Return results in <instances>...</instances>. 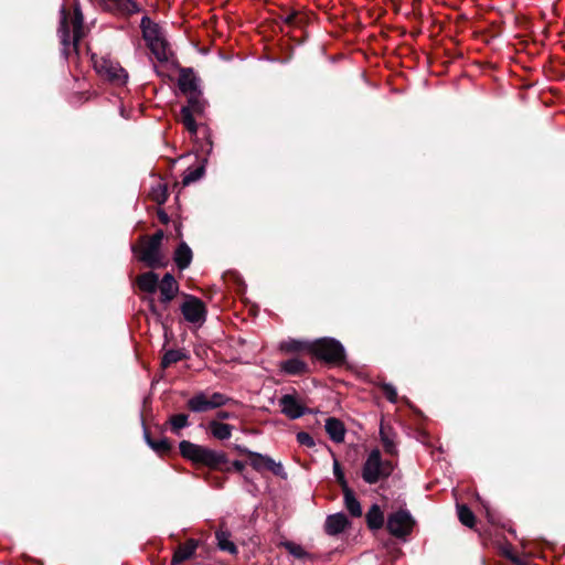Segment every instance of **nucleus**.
<instances>
[{
    "label": "nucleus",
    "mask_w": 565,
    "mask_h": 565,
    "mask_svg": "<svg viewBox=\"0 0 565 565\" xmlns=\"http://www.w3.org/2000/svg\"><path fill=\"white\" fill-rule=\"evenodd\" d=\"M234 467H235L238 471H241V470H243L244 465H243V462H241V461H235V462H234Z\"/></svg>",
    "instance_id": "nucleus-41"
},
{
    "label": "nucleus",
    "mask_w": 565,
    "mask_h": 565,
    "mask_svg": "<svg viewBox=\"0 0 565 565\" xmlns=\"http://www.w3.org/2000/svg\"><path fill=\"white\" fill-rule=\"evenodd\" d=\"M333 473L335 476L337 481L340 483L342 490L349 488L348 482L344 478V473L340 467V463L337 459L333 460Z\"/></svg>",
    "instance_id": "nucleus-36"
},
{
    "label": "nucleus",
    "mask_w": 565,
    "mask_h": 565,
    "mask_svg": "<svg viewBox=\"0 0 565 565\" xmlns=\"http://www.w3.org/2000/svg\"><path fill=\"white\" fill-rule=\"evenodd\" d=\"M217 418L221 420L233 418L234 415L232 413L221 411L216 414Z\"/></svg>",
    "instance_id": "nucleus-40"
},
{
    "label": "nucleus",
    "mask_w": 565,
    "mask_h": 565,
    "mask_svg": "<svg viewBox=\"0 0 565 565\" xmlns=\"http://www.w3.org/2000/svg\"><path fill=\"white\" fill-rule=\"evenodd\" d=\"M83 21H84V19H83L82 11H81L78 4L76 3L74 7V18L71 21L72 32H73L72 44H73L74 50H77V44L83 36Z\"/></svg>",
    "instance_id": "nucleus-16"
},
{
    "label": "nucleus",
    "mask_w": 565,
    "mask_h": 565,
    "mask_svg": "<svg viewBox=\"0 0 565 565\" xmlns=\"http://www.w3.org/2000/svg\"><path fill=\"white\" fill-rule=\"evenodd\" d=\"M179 87L180 89L188 94H194L199 90V79L194 75L191 68H182L179 77Z\"/></svg>",
    "instance_id": "nucleus-12"
},
{
    "label": "nucleus",
    "mask_w": 565,
    "mask_h": 565,
    "mask_svg": "<svg viewBox=\"0 0 565 565\" xmlns=\"http://www.w3.org/2000/svg\"><path fill=\"white\" fill-rule=\"evenodd\" d=\"M196 547L198 542L195 540H189L184 545L179 546L174 552L172 564L177 565L191 558L194 555Z\"/></svg>",
    "instance_id": "nucleus-18"
},
{
    "label": "nucleus",
    "mask_w": 565,
    "mask_h": 565,
    "mask_svg": "<svg viewBox=\"0 0 565 565\" xmlns=\"http://www.w3.org/2000/svg\"><path fill=\"white\" fill-rule=\"evenodd\" d=\"M171 426L173 429L178 430L188 426V415L178 414L171 417L170 419Z\"/></svg>",
    "instance_id": "nucleus-37"
},
{
    "label": "nucleus",
    "mask_w": 565,
    "mask_h": 565,
    "mask_svg": "<svg viewBox=\"0 0 565 565\" xmlns=\"http://www.w3.org/2000/svg\"><path fill=\"white\" fill-rule=\"evenodd\" d=\"M145 438L147 444L157 452L163 454L170 449V445L167 439H160L158 441H153L150 439L149 435L145 433Z\"/></svg>",
    "instance_id": "nucleus-35"
},
{
    "label": "nucleus",
    "mask_w": 565,
    "mask_h": 565,
    "mask_svg": "<svg viewBox=\"0 0 565 565\" xmlns=\"http://www.w3.org/2000/svg\"><path fill=\"white\" fill-rule=\"evenodd\" d=\"M393 471V465L390 461H382L377 449L370 452L362 470L363 480L366 483H376L380 479L388 477Z\"/></svg>",
    "instance_id": "nucleus-2"
},
{
    "label": "nucleus",
    "mask_w": 565,
    "mask_h": 565,
    "mask_svg": "<svg viewBox=\"0 0 565 565\" xmlns=\"http://www.w3.org/2000/svg\"><path fill=\"white\" fill-rule=\"evenodd\" d=\"M281 369L288 374H300L305 371L306 364L298 359H290L281 364Z\"/></svg>",
    "instance_id": "nucleus-27"
},
{
    "label": "nucleus",
    "mask_w": 565,
    "mask_h": 565,
    "mask_svg": "<svg viewBox=\"0 0 565 565\" xmlns=\"http://www.w3.org/2000/svg\"><path fill=\"white\" fill-rule=\"evenodd\" d=\"M96 72L116 85H124L128 79L127 72L117 63L107 57L93 56Z\"/></svg>",
    "instance_id": "nucleus-4"
},
{
    "label": "nucleus",
    "mask_w": 565,
    "mask_h": 565,
    "mask_svg": "<svg viewBox=\"0 0 565 565\" xmlns=\"http://www.w3.org/2000/svg\"><path fill=\"white\" fill-rule=\"evenodd\" d=\"M150 198L158 204H163L168 199V189L167 185L162 182H157L156 185L151 188Z\"/></svg>",
    "instance_id": "nucleus-26"
},
{
    "label": "nucleus",
    "mask_w": 565,
    "mask_h": 565,
    "mask_svg": "<svg viewBox=\"0 0 565 565\" xmlns=\"http://www.w3.org/2000/svg\"><path fill=\"white\" fill-rule=\"evenodd\" d=\"M174 262L177 266L182 270L189 267L192 260V250L191 248L185 244L181 243L177 250L174 252Z\"/></svg>",
    "instance_id": "nucleus-20"
},
{
    "label": "nucleus",
    "mask_w": 565,
    "mask_h": 565,
    "mask_svg": "<svg viewBox=\"0 0 565 565\" xmlns=\"http://www.w3.org/2000/svg\"><path fill=\"white\" fill-rule=\"evenodd\" d=\"M179 447L183 457L210 468H215L225 461L224 455L188 440L181 441Z\"/></svg>",
    "instance_id": "nucleus-1"
},
{
    "label": "nucleus",
    "mask_w": 565,
    "mask_h": 565,
    "mask_svg": "<svg viewBox=\"0 0 565 565\" xmlns=\"http://www.w3.org/2000/svg\"><path fill=\"white\" fill-rule=\"evenodd\" d=\"M163 238V232L158 231L141 247L140 259L150 267L161 265L160 245Z\"/></svg>",
    "instance_id": "nucleus-8"
},
{
    "label": "nucleus",
    "mask_w": 565,
    "mask_h": 565,
    "mask_svg": "<svg viewBox=\"0 0 565 565\" xmlns=\"http://www.w3.org/2000/svg\"><path fill=\"white\" fill-rule=\"evenodd\" d=\"M457 510L460 522L468 527H472L475 525V515L472 511L466 505H458Z\"/></svg>",
    "instance_id": "nucleus-31"
},
{
    "label": "nucleus",
    "mask_w": 565,
    "mask_h": 565,
    "mask_svg": "<svg viewBox=\"0 0 565 565\" xmlns=\"http://www.w3.org/2000/svg\"><path fill=\"white\" fill-rule=\"evenodd\" d=\"M366 522L370 529L379 530L384 524V514L377 504H373L366 513Z\"/></svg>",
    "instance_id": "nucleus-22"
},
{
    "label": "nucleus",
    "mask_w": 565,
    "mask_h": 565,
    "mask_svg": "<svg viewBox=\"0 0 565 565\" xmlns=\"http://www.w3.org/2000/svg\"><path fill=\"white\" fill-rule=\"evenodd\" d=\"M414 520L412 515L404 510L397 511L388 516L387 529L396 537L406 536L412 532Z\"/></svg>",
    "instance_id": "nucleus-9"
},
{
    "label": "nucleus",
    "mask_w": 565,
    "mask_h": 565,
    "mask_svg": "<svg viewBox=\"0 0 565 565\" xmlns=\"http://www.w3.org/2000/svg\"><path fill=\"white\" fill-rule=\"evenodd\" d=\"M282 546L296 558L305 559L310 557L306 550L299 544L294 542H285L282 543Z\"/></svg>",
    "instance_id": "nucleus-33"
},
{
    "label": "nucleus",
    "mask_w": 565,
    "mask_h": 565,
    "mask_svg": "<svg viewBox=\"0 0 565 565\" xmlns=\"http://www.w3.org/2000/svg\"><path fill=\"white\" fill-rule=\"evenodd\" d=\"M203 174H204V167L203 166L198 167V168H195L193 170L188 171L184 174L182 183L184 185H189L192 182H195V181L200 180L203 177Z\"/></svg>",
    "instance_id": "nucleus-34"
},
{
    "label": "nucleus",
    "mask_w": 565,
    "mask_h": 565,
    "mask_svg": "<svg viewBox=\"0 0 565 565\" xmlns=\"http://www.w3.org/2000/svg\"><path fill=\"white\" fill-rule=\"evenodd\" d=\"M188 102H189V104L186 107H190L191 113H193V114H202L203 113V110L205 108V104L201 99V92L189 95Z\"/></svg>",
    "instance_id": "nucleus-29"
},
{
    "label": "nucleus",
    "mask_w": 565,
    "mask_h": 565,
    "mask_svg": "<svg viewBox=\"0 0 565 565\" xmlns=\"http://www.w3.org/2000/svg\"><path fill=\"white\" fill-rule=\"evenodd\" d=\"M185 358L186 355L180 350H169L164 353L161 365L162 367H168L171 364L177 363Z\"/></svg>",
    "instance_id": "nucleus-30"
},
{
    "label": "nucleus",
    "mask_w": 565,
    "mask_h": 565,
    "mask_svg": "<svg viewBox=\"0 0 565 565\" xmlns=\"http://www.w3.org/2000/svg\"><path fill=\"white\" fill-rule=\"evenodd\" d=\"M180 309L184 319L189 323L201 326L206 319V308L204 302L194 296H185Z\"/></svg>",
    "instance_id": "nucleus-5"
},
{
    "label": "nucleus",
    "mask_w": 565,
    "mask_h": 565,
    "mask_svg": "<svg viewBox=\"0 0 565 565\" xmlns=\"http://www.w3.org/2000/svg\"><path fill=\"white\" fill-rule=\"evenodd\" d=\"M380 435H381V440L383 443L385 451L391 455L395 454L396 445L394 443L393 436L387 431V429L384 425H381Z\"/></svg>",
    "instance_id": "nucleus-28"
},
{
    "label": "nucleus",
    "mask_w": 565,
    "mask_h": 565,
    "mask_svg": "<svg viewBox=\"0 0 565 565\" xmlns=\"http://www.w3.org/2000/svg\"><path fill=\"white\" fill-rule=\"evenodd\" d=\"M382 390H383V393L385 394V396L387 397V399L392 403H395L396 399H397V392L395 390V387L391 384H384L382 386Z\"/></svg>",
    "instance_id": "nucleus-39"
},
{
    "label": "nucleus",
    "mask_w": 565,
    "mask_h": 565,
    "mask_svg": "<svg viewBox=\"0 0 565 565\" xmlns=\"http://www.w3.org/2000/svg\"><path fill=\"white\" fill-rule=\"evenodd\" d=\"M326 431L334 443H342L345 436V428L341 420L330 417L326 420Z\"/></svg>",
    "instance_id": "nucleus-14"
},
{
    "label": "nucleus",
    "mask_w": 565,
    "mask_h": 565,
    "mask_svg": "<svg viewBox=\"0 0 565 565\" xmlns=\"http://www.w3.org/2000/svg\"><path fill=\"white\" fill-rule=\"evenodd\" d=\"M71 31H70V23L67 20V14L65 9L63 8L61 10V25L58 29V35L61 39V43L64 47V51L71 45Z\"/></svg>",
    "instance_id": "nucleus-23"
},
{
    "label": "nucleus",
    "mask_w": 565,
    "mask_h": 565,
    "mask_svg": "<svg viewBox=\"0 0 565 565\" xmlns=\"http://www.w3.org/2000/svg\"><path fill=\"white\" fill-rule=\"evenodd\" d=\"M349 521L343 513L332 514L327 518L326 531L330 535H337L345 530Z\"/></svg>",
    "instance_id": "nucleus-13"
},
{
    "label": "nucleus",
    "mask_w": 565,
    "mask_h": 565,
    "mask_svg": "<svg viewBox=\"0 0 565 565\" xmlns=\"http://www.w3.org/2000/svg\"><path fill=\"white\" fill-rule=\"evenodd\" d=\"M311 351L318 358L331 363H341L345 356L343 345L332 338L317 340L312 343Z\"/></svg>",
    "instance_id": "nucleus-3"
},
{
    "label": "nucleus",
    "mask_w": 565,
    "mask_h": 565,
    "mask_svg": "<svg viewBox=\"0 0 565 565\" xmlns=\"http://www.w3.org/2000/svg\"><path fill=\"white\" fill-rule=\"evenodd\" d=\"M137 284L140 290L154 294L158 289L159 277L153 271H148L137 278Z\"/></svg>",
    "instance_id": "nucleus-17"
},
{
    "label": "nucleus",
    "mask_w": 565,
    "mask_h": 565,
    "mask_svg": "<svg viewBox=\"0 0 565 565\" xmlns=\"http://www.w3.org/2000/svg\"><path fill=\"white\" fill-rule=\"evenodd\" d=\"M246 454L249 457V465L256 470H269L275 476L281 479H287V472L280 461H275L271 457L259 452L247 450Z\"/></svg>",
    "instance_id": "nucleus-7"
},
{
    "label": "nucleus",
    "mask_w": 565,
    "mask_h": 565,
    "mask_svg": "<svg viewBox=\"0 0 565 565\" xmlns=\"http://www.w3.org/2000/svg\"><path fill=\"white\" fill-rule=\"evenodd\" d=\"M227 398L221 393H198L188 401V407L194 413H202L225 405Z\"/></svg>",
    "instance_id": "nucleus-6"
},
{
    "label": "nucleus",
    "mask_w": 565,
    "mask_h": 565,
    "mask_svg": "<svg viewBox=\"0 0 565 565\" xmlns=\"http://www.w3.org/2000/svg\"><path fill=\"white\" fill-rule=\"evenodd\" d=\"M210 429L212 435L220 439L225 440L228 439L232 436L233 427L228 424H223L217 420H212L210 423Z\"/></svg>",
    "instance_id": "nucleus-24"
},
{
    "label": "nucleus",
    "mask_w": 565,
    "mask_h": 565,
    "mask_svg": "<svg viewBox=\"0 0 565 565\" xmlns=\"http://www.w3.org/2000/svg\"><path fill=\"white\" fill-rule=\"evenodd\" d=\"M148 46L159 61L163 62L169 60L171 51L164 34L150 42Z\"/></svg>",
    "instance_id": "nucleus-15"
},
{
    "label": "nucleus",
    "mask_w": 565,
    "mask_h": 565,
    "mask_svg": "<svg viewBox=\"0 0 565 565\" xmlns=\"http://www.w3.org/2000/svg\"><path fill=\"white\" fill-rule=\"evenodd\" d=\"M150 307H151V310L154 311L153 300L150 301Z\"/></svg>",
    "instance_id": "nucleus-42"
},
{
    "label": "nucleus",
    "mask_w": 565,
    "mask_h": 565,
    "mask_svg": "<svg viewBox=\"0 0 565 565\" xmlns=\"http://www.w3.org/2000/svg\"><path fill=\"white\" fill-rule=\"evenodd\" d=\"M343 491L344 505L352 516H361L362 508L353 491L350 488H345Z\"/></svg>",
    "instance_id": "nucleus-21"
},
{
    "label": "nucleus",
    "mask_w": 565,
    "mask_h": 565,
    "mask_svg": "<svg viewBox=\"0 0 565 565\" xmlns=\"http://www.w3.org/2000/svg\"><path fill=\"white\" fill-rule=\"evenodd\" d=\"M216 540H217V546L220 550L228 552L230 554H236L237 547L236 545L231 541L230 533L225 531H217L216 532Z\"/></svg>",
    "instance_id": "nucleus-25"
},
{
    "label": "nucleus",
    "mask_w": 565,
    "mask_h": 565,
    "mask_svg": "<svg viewBox=\"0 0 565 565\" xmlns=\"http://www.w3.org/2000/svg\"><path fill=\"white\" fill-rule=\"evenodd\" d=\"M297 441L300 445H303V446H307V447H313L315 446L313 438L308 433H305V431H300V433L297 434Z\"/></svg>",
    "instance_id": "nucleus-38"
},
{
    "label": "nucleus",
    "mask_w": 565,
    "mask_h": 565,
    "mask_svg": "<svg viewBox=\"0 0 565 565\" xmlns=\"http://www.w3.org/2000/svg\"><path fill=\"white\" fill-rule=\"evenodd\" d=\"M181 120L182 124L191 134H196L198 127L193 118V113L190 111V107H182Z\"/></svg>",
    "instance_id": "nucleus-32"
},
{
    "label": "nucleus",
    "mask_w": 565,
    "mask_h": 565,
    "mask_svg": "<svg viewBox=\"0 0 565 565\" xmlns=\"http://www.w3.org/2000/svg\"><path fill=\"white\" fill-rule=\"evenodd\" d=\"M141 28L143 39L146 40L147 44H149L150 42H152L153 40L158 39L163 34L161 28L148 18H143L141 20Z\"/></svg>",
    "instance_id": "nucleus-19"
},
{
    "label": "nucleus",
    "mask_w": 565,
    "mask_h": 565,
    "mask_svg": "<svg viewBox=\"0 0 565 565\" xmlns=\"http://www.w3.org/2000/svg\"><path fill=\"white\" fill-rule=\"evenodd\" d=\"M279 405L281 407V413L290 419H297L306 413V407L290 394L284 395L279 401Z\"/></svg>",
    "instance_id": "nucleus-10"
},
{
    "label": "nucleus",
    "mask_w": 565,
    "mask_h": 565,
    "mask_svg": "<svg viewBox=\"0 0 565 565\" xmlns=\"http://www.w3.org/2000/svg\"><path fill=\"white\" fill-rule=\"evenodd\" d=\"M158 288L161 295V301L170 302L179 291V285L175 278L171 274H166L158 284Z\"/></svg>",
    "instance_id": "nucleus-11"
}]
</instances>
